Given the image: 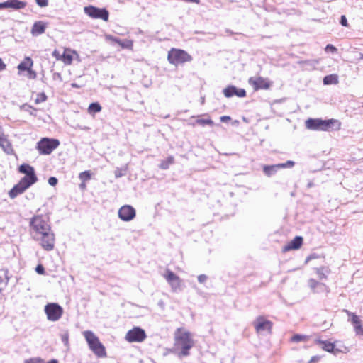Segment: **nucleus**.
<instances>
[{"mask_svg": "<svg viewBox=\"0 0 363 363\" xmlns=\"http://www.w3.org/2000/svg\"><path fill=\"white\" fill-rule=\"evenodd\" d=\"M278 169H280L279 164L270 166H264L263 167V171L267 176L270 177L275 174Z\"/></svg>", "mask_w": 363, "mask_h": 363, "instance_id": "26", "label": "nucleus"}, {"mask_svg": "<svg viewBox=\"0 0 363 363\" xmlns=\"http://www.w3.org/2000/svg\"><path fill=\"white\" fill-rule=\"evenodd\" d=\"M47 100V96L45 93H39L37 94L36 98L35 99V103L38 104L40 103L44 102Z\"/></svg>", "mask_w": 363, "mask_h": 363, "instance_id": "31", "label": "nucleus"}, {"mask_svg": "<svg viewBox=\"0 0 363 363\" xmlns=\"http://www.w3.org/2000/svg\"><path fill=\"white\" fill-rule=\"evenodd\" d=\"M33 65V61L30 57H26L18 65L17 68L19 72L27 71L30 68H32Z\"/></svg>", "mask_w": 363, "mask_h": 363, "instance_id": "23", "label": "nucleus"}, {"mask_svg": "<svg viewBox=\"0 0 363 363\" xmlns=\"http://www.w3.org/2000/svg\"><path fill=\"white\" fill-rule=\"evenodd\" d=\"M223 94L225 97H232L235 95L238 97H244L246 96V91L243 89H237L235 86H230L223 90Z\"/></svg>", "mask_w": 363, "mask_h": 363, "instance_id": "18", "label": "nucleus"}, {"mask_svg": "<svg viewBox=\"0 0 363 363\" xmlns=\"http://www.w3.org/2000/svg\"><path fill=\"white\" fill-rule=\"evenodd\" d=\"M163 277L169 284L171 289L174 292L182 290V280L169 269H167L163 274Z\"/></svg>", "mask_w": 363, "mask_h": 363, "instance_id": "10", "label": "nucleus"}, {"mask_svg": "<svg viewBox=\"0 0 363 363\" xmlns=\"http://www.w3.org/2000/svg\"><path fill=\"white\" fill-rule=\"evenodd\" d=\"M340 23L343 26H347V21L345 16H342Z\"/></svg>", "mask_w": 363, "mask_h": 363, "instance_id": "47", "label": "nucleus"}, {"mask_svg": "<svg viewBox=\"0 0 363 363\" xmlns=\"http://www.w3.org/2000/svg\"><path fill=\"white\" fill-rule=\"evenodd\" d=\"M248 82L255 90L259 89H267L271 86V83L267 79L261 77H250Z\"/></svg>", "mask_w": 363, "mask_h": 363, "instance_id": "16", "label": "nucleus"}, {"mask_svg": "<svg viewBox=\"0 0 363 363\" xmlns=\"http://www.w3.org/2000/svg\"><path fill=\"white\" fill-rule=\"evenodd\" d=\"M337 83H338V78L336 74L327 75L323 79V84L325 85L336 84Z\"/></svg>", "mask_w": 363, "mask_h": 363, "instance_id": "27", "label": "nucleus"}, {"mask_svg": "<svg viewBox=\"0 0 363 363\" xmlns=\"http://www.w3.org/2000/svg\"><path fill=\"white\" fill-rule=\"evenodd\" d=\"M9 8L13 9H22L26 7V3L19 0H8Z\"/></svg>", "mask_w": 363, "mask_h": 363, "instance_id": "25", "label": "nucleus"}, {"mask_svg": "<svg viewBox=\"0 0 363 363\" xmlns=\"http://www.w3.org/2000/svg\"><path fill=\"white\" fill-rule=\"evenodd\" d=\"M315 343L318 344L323 350L325 351L333 353L335 355H337L338 353L342 352V350L335 348V344L328 341V340H315Z\"/></svg>", "mask_w": 363, "mask_h": 363, "instance_id": "17", "label": "nucleus"}, {"mask_svg": "<svg viewBox=\"0 0 363 363\" xmlns=\"http://www.w3.org/2000/svg\"><path fill=\"white\" fill-rule=\"evenodd\" d=\"M79 57V55L75 50L65 48L64 52L62 54V60L65 65H71L74 57Z\"/></svg>", "mask_w": 363, "mask_h": 363, "instance_id": "19", "label": "nucleus"}, {"mask_svg": "<svg viewBox=\"0 0 363 363\" xmlns=\"http://www.w3.org/2000/svg\"><path fill=\"white\" fill-rule=\"evenodd\" d=\"M308 286L311 291L314 294H326L330 292L328 286L322 282L318 281L314 279H309L308 281Z\"/></svg>", "mask_w": 363, "mask_h": 363, "instance_id": "15", "label": "nucleus"}, {"mask_svg": "<svg viewBox=\"0 0 363 363\" xmlns=\"http://www.w3.org/2000/svg\"><path fill=\"white\" fill-rule=\"evenodd\" d=\"M303 238L300 236H296L287 245L284 247V250L288 251L291 250H297L301 246Z\"/></svg>", "mask_w": 363, "mask_h": 363, "instance_id": "22", "label": "nucleus"}, {"mask_svg": "<svg viewBox=\"0 0 363 363\" xmlns=\"http://www.w3.org/2000/svg\"><path fill=\"white\" fill-rule=\"evenodd\" d=\"M57 183V179L55 178V177H50L48 179V184L50 185V186H55Z\"/></svg>", "mask_w": 363, "mask_h": 363, "instance_id": "44", "label": "nucleus"}, {"mask_svg": "<svg viewBox=\"0 0 363 363\" xmlns=\"http://www.w3.org/2000/svg\"><path fill=\"white\" fill-rule=\"evenodd\" d=\"M43 360L40 358H30L29 359H26L24 363H42Z\"/></svg>", "mask_w": 363, "mask_h": 363, "instance_id": "37", "label": "nucleus"}, {"mask_svg": "<svg viewBox=\"0 0 363 363\" xmlns=\"http://www.w3.org/2000/svg\"><path fill=\"white\" fill-rule=\"evenodd\" d=\"M118 216L121 220L128 222L135 218L136 211L132 206L124 205L118 209Z\"/></svg>", "mask_w": 363, "mask_h": 363, "instance_id": "13", "label": "nucleus"}, {"mask_svg": "<svg viewBox=\"0 0 363 363\" xmlns=\"http://www.w3.org/2000/svg\"><path fill=\"white\" fill-rule=\"evenodd\" d=\"M44 311L48 320L52 322L59 320L63 314L62 308L56 303H48L45 306Z\"/></svg>", "mask_w": 363, "mask_h": 363, "instance_id": "8", "label": "nucleus"}, {"mask_svg": "<svg viewBox=\"0 0 363 363\" xmlns=\"http://www.w3.org/2000/svg\"><path fill=\"white\" fill-rule=\"evenodd\" d=\"M146 337V333L143 329L134 327L127 332L125 339L128 342H141L145 340Z\"/></svg>", "mask_w": 363, "mask_h": 363, "instance_id": "11", "label": "nucleus"}, {"mask_svg": "<svg viewBox=\"0 0 363 363\" xmlns=\"http://www.w3.org/2000/svg\"><path fill=\"white\" fill-rule=\"evenodd\" d=\"M101 111V106L99 103H91L88 107V113L94 116L96 113Z\"/></svg>", "mask_w": 363, "mask_h": 363, "instance_id": "29", "label": "nucleus"}, {"mask_svg": "<svg viewBox=\"0 0 363 363\" xmlns=\"http://www.w3.org/2000/svg\"><path fill=\"white\" fill-rule=\"evenodd\" d=\"M305 123L307 129L317 131L338 130L341 127V123L337 119L308 118Z\"/></svg>", "mask_w": 363, "mask_h": 363, "instance_id": "4", "label": "nucleus"}, {"mask_svg": "<svg viewBox=\"0 0 363 363\" xmlns=\"http://www.w3.org/2000/svg\"><path fill=\"white\" fill-rule=\"evenodd\" d=\"M47 363H58V362H57V360H55V359H52V360H50V361L48 362Z\"/></svg>", "mask_w": 363, "mask_h": 363, "instance_id": "52", "label": "nucleus"}, {"mask_svg": "<svg viewBox=\"0 0 363 363\" xmlns=\"http://www.w3.org/2000/svg\"><path fill=\"white\" fill-rule=\"evenodd\" d=\"M306 340V336L301 335H295L291 337V340L293 342H300L304 341Z\"/></svg>", "mask_w": 363, "mask_h": 363, "instance_id": "35", "label": "nucleus"}, {"mask_svg": "<svg viewBox=\"0 0 363 363\" xmlns=\"http://www.w3.org/2000/svg\"><path fill=\"white\" fill-rule=\"evenodd\" d=\"M195 341L193 334L184 327H180L174 333V346L171 352L182 359L190 355Z\"/></svg>", "mask_w": 363, "mask_h": 363, "instance_id": "2", "label": "nucleus"}, {"mask_svg": "<svg viewBox=\"0 0 363 363\" xmlns=\"http://www.w3.org/2000/svg\"><path fill=\"white\" fill-rule=\"evenodd\" d=\"M72 86L73 87H79V86H78V85H77V84H74V83L72 84Z\"/></svg>", "mask_w": 363, "mask_h": 363, "instance_id": "53", "label": "nucleus"}, {"mask_svg": "<svg viewBox=\"0 0 363 363\" xmlns=\"http://www.w3.org/2000/svg\"><path fill=\"white\" fill-rule=\"evenodd\" d=\"M35 271L38 274H44L45 273V269L44 267H43V265L41 264H38L36 268H35Z\"/></svg>", "mask_w": 363, "mask_h": 363, "instance_id": "40", "label": "nucleus"}, {"mask_svg": "<svg viewBox=\"0 0 363 363\" xmlns=\"http://www.w3.org/2000/svg\"><path fill=\"white\" fill-rule=\"evenodd\" d=\"M230 117L228 116H223L220 118L221 122H228L230 120Z\"/></svg>", "mask_w": 363, "mask_h": 363, "instance_id": "48", "label": "nucleus"}, {"mask_svg": "<svg viewBox=\"0 0 363 363\" xmlns=\"http://www.w3.org/2000/svg\"><path fill=\"white\" fill-rule=\"evenodd\" d=\"M79 177L82 182H85L90 179L91 174L89 171H85V172H81L79 175Z\"/></svg>", "mask_w": 363, "mask_h": 363, "instance_id": "33", "label": "nucleus"}, {"mask_svg": "<svg viewBox=\"0 0 363 363\" xmlns=\"http://www.w3.org/2000/svg\"><path fill=\"white\" fill-rule=\"evenodd\" d=\"M60 145V141L54 138H42L38 143L36 148L41 155H49Z\"/></svg>", "mask_w": 363, "mask_h": 363, "instance_id": "7", "label": "nucleus"}, {"mask_svg": "<svg viewBox=\"0 0 363 363\" xmlns=\"http://www.w3.org/2000/svg\"><path fill=\"white\" fill-rule=\"evenodd\" d=\"M80 188L82 189H84L86 188V184H84V182H83L80 185H79Z\"/></svg>", "mask_w": 363, "mask_h": 363, "instance_id": "51", "label": "nucleus"}, {"mask_svg": "<svg viewBox=\"0 0 363 363\" xmlns=\"http://www.w3.org/2000/svg\"><path fill=\"white\" fill-rule=\"evenodd\" d=\"M18 171L26 175L9 191V196L12 199H15L19 194H23L27 189L38 181L34 168L29 164H21L18 168Z\"/></svg>", "mask_w": 363, "mask_h": 363, "instance_id": "3", "label": "nucleus"}, {"mask_svg": "<svg viewBox=\"0 0 363 363\" xmlns=\"http://www.w3.org/2000/svg\"><path fill=\"white\" fill-rule=\"evenodd\" d=\"M196 123L197 124H199V125H213V121L211 119H210V118H207V119H197Z\"/></svg>", "mask_w": 363, "mask_h": 363, "instance_id": "32", "label": "nucleus"}, {"mask_svg": "<svg viewBox=\"0 0 363 363\" xmlns=\"http://www.w3.org/2000/svg\"><path fill=\"white\" fill-rule=\"evenodd\" d=\"M116 177H120V173H118V174H117V173H116Z\"/></svg>", "mask_w": 363, "mask_h": 363, "instance_id": "55", "label": "nucleus"}, {"mask_svg": "<svg viewBox=\"0 0 363 363\" xmlns=\"http://www.w3.org/2000/svg\"><path fill=\"white\" fill-rule=\"evenodd\" d=\"M253 325L258 334L265 335L271 333L272 323L263 316H259L253 322Z\"/></svg>", "mask_w": 363, "mask_h": 363, "instance_id": "9", "label": "nucleus"}, {"mask_svg": "<svg viewBox=\"0 0 363 363\" xmlns=\"http://www.w3.org/2000/svg\"><path fill=\"white\" fill-rule=\"evenodd\" d=\"M6 64L3 62L2 59L0 58V72L6 69Z\"/></svg>", "mask_w": 363, "mask_h": 363, "instance_id": "50", "label": "nucleus"}, {"mask_svg": "<svg viewBox=\"0 0 363 363\" xmlns=\"http://www.w3.org/2000/svg\"><path fill=\"white\" fill-rule=\"evenodd\" d=\"M294 162H293L291 160H288L285 163L279 164V166L280 167V168H291V167H294Z\"/></svg>", "mask_w": 363, "mask_h": 363, "instance_id": "34", "label": "nucleus"}, {"mask_svg": "<svg viewBox=\"0 0 363 363\" xmlns=\"http://www.w3.org/2000/svg\"><path fill=\"white\" fill-rule=\"evenodd\" d=\"M26 72L28 78L30 79H35L37 77V73L35 71L33 70L32 68H30Z\"/></svg>", "mask_w": 363, "mask_h": 363, "instance_id": "36", "label": "nucleus"}, {"mask_svg": "<svg viewBox=\"0 0 363 363\" xmlns=\"http://www.w3.org/2000/svg\"><path fill=\"white\" fill-rule=\"evenodd\" d=\"M0 147L8 155H12L13 153L11 143L3 133H0Z\"/></svg>", "mask_w": 363, "mask_h": 363, "instance_id": "20", "label": "nucleus"}, {"mask_svg": "<svg viewBox=\"0 0 363 363\" xmlns=\"http://www.w3.org/2000/svg\"><path fill=\"white\" fill-rule=\"evenodd\" d=\"M116 177H120V173H118V174H117V173H116Z\"/></svg>", "mask_w": 363, "mask_h": 363, "instance_id": "54", "label": "nucleus"}, {"mask_svg": "<svg viewBox=\"0 0 363 363\" xmlns=\"http://www.w3.org/2000/svg\"><path fill=\"white\" fill-rule=\"evenodd\" d=\"M46 27L47 25L43 21H36L33 25L30 33L33 36L40 35L45 32Z\"/></svg>", "mask_w": 363, "mask_h": 363, "instance_id": "21", "label": "nucleus"}, {"mask_svg": "<svg viewBox=\"0 0 363 363\" xmlns=\"http://www.w3.org/2000/svg\"><path fill=\"white\" fill-rule=\"evenodd\" d=\"M84 13L92 18H101L104 21L108 20V12L105 9H99L93 6H85Z\"/></svg>", "mask_w": 363, "mask_h": 363, "instance_id": "12", "label": "nucleus"}, {"mask_svg": "<svg viewBox=\"0 0 363 363\" xmlns=\"http://www.w3.org/2000/svg\"><path fill=\"white\" fill-rule=\"evenodd\" d=\"M315 359H316V357H313L312 358V359H311V362H312V361H315Z\"/></svg>", "mask_w": 363, "mask_h": 363, "instance_id": "56", "label": "nucleus"}, {"mask_svg": "<svg viewBox=\"0 0 363 363\" xmlns=\"http://www.w3.org/2000/svg\"><path fill=\"white\" fill-rule=\"evenodd\" d=\"M37 4L41 7L46 6L48 5V0H35Z\"/></svg>", "mask_w": 363, "mask_h": 363, "instance_id": "45", "label": "nucleus"}, {"mask_svg": "<svg viewBox=\"0 0 363 363\" xmlns=\"http://www.w3.org/2000/svg\"><path fill=\"white\" fill-rule=\"evenodd\" d=\"M170 64L178 65L191 60V57L184 50L172 48L167 56Z\"/></svg>", "mask_w": 363, "mask_h": 363, "instance_id": "6", "label": "nucleus"}, {"mask_svg": "<svg viewBox=\"0 0 363 363\" xmlns=\"http://www.w3.org/2000/svg\"><path fill=\"white\" fill-rule=\"evenodd\" d=\"M208 279V277L205 274H201L198 277V281L201 284L205 283Z\"/></svg>", "mask_w": 363, "mask_h": 363, "instance_id": "39", "label": "nucleus"}, {"mask_svg": "<svg viewBox=\"0 0 363 363\" xmlns=\"http://www.w3.org/2000/svg\"><path fill=\"white\" fill-rule=\"evenodd\" d=\"M174 162L173 156H169L167 159L162 160L159 165V167L162 169H167L171 164Z\"/></svg>", "mask_w": 363, "mask_h": 363, "instance_id": "28", "label": "nucleus"}, {"mask_svg": "<svg viewBox=\"0 0 363 363\" xmlns=\"http://www.w3.org/2000/svg\"><path fill=\"white\" fill-rule=\"evenodd\" d=\"M117 43L122 48H128V49H133V41L130 40H117Z\"/></svg>", "mask_w": 363, "mask_h": 363, "instance_id": "30", "label": "nucleus"}, {"mask_svg": "<svg viewBox=\"0 0 363 363\" xmlns=\"http://www.w3.org/2000/svg\"><path fill=\"white\" fill-rule=\"evenodd\" d=\"M62 342L66 345H69V335L68 333H65L61 337Z\"/></svg>", "mask_w": 363, "mask_h": 363, "instance_id": "38", "label": "nucleus"}, {"mask_svg": "<svg viewBox=\"0 0 363 363\" xmlns=\"http://www.w3.org/2000/svg\"><path fill=\"white\" fill-rule=\"evenodd\" d=\"M52 56H54L57 60H62V54H60L57 50H55L52 52Z\"/></svg>", "mask_w": 363, "mask_h": 363, "instance_id": "42", "label": "nucleus"}, {"mask_svg": "<svg viewBox=\"0 0 363 363\" xmlns=\"http://www.w3.org/2000/svg\"><path fill=\"white\" fill-rule=\"evenodd\" d=\"M105 38L106 40H108V41H111V42H114V43H117V40H118L119 39L111 35H105Z\"/></svg>", "mask_w": 363, "mask_h": 363, "instance_id": "43", "label": "nucleus"}, {"mask_svg": "<svg viewBox=\"0 0 363 363\" xmlns=\"http://www.w3.org/2000/svg\"><path fill=\"white\" fill-rule=\"evenodd\" d=\"M325 51L327 52H335L337 51V49L335 47H334L333 45L331 44H328L326 47H325Z\"/></svg>", "mask_w": 363, "mask_h": 363, "instance_id": "41", "label": "nucleus"}, {"mask_svg": "<svg viewBox=\"0 0 363 363\" xmlns=\"http://www.w3.org/2000/svg\"><path fill=\"white\" fill-rule=\"evenodd\" d=\"M318 257H319L318 255H316V254L310 255L308 257H307V258L306 259V263H308L309 261H311L312 259H318Z\"/></svg>", "mask_w": 363, "mask_h": 363, "instance_id": "46", "label": "nucleus"}, {"mask_svg": "<svg viewBox=\"0 0 363 363\" xmlns=\"http://www.w3.org/2000/svg\"><path fill=\"white\" fill-rule=\"evenodd\" d=\"M89 349L98 357H105L106 356L105 347L99 341L98 337L91 330H85L82 333Z\"/></svg>", "mask_w": 363, "mask_h": 363, "instance_id": "5", "label": "nucleus"}, {"mask_svg": "<svg viewBox=\"0 0 363 363\" xmlns=\"http://www.w3.org/2000/svg\"><path fill=\"white\" fill-rule=\"evenodd\" d=\"M316 274L320 280L326 279L330 270L327 267H320L315 269Z\"/></svg>", "mask_w": 363, "mask_h": 363, "instance_id": "24", "label": "nucleus"}, {"mask_svg": "<svg viewBox=\"0 0 363 363\" xmlns=\"http://www.w3.org/2000/svg\"><path fill=\"white\" fill-rule=\"evenodd\" d=\"M8 8H9L8 0L6 1L0 3V9H8Z\"/></svg>", "mask_w": 363, "mask_h": 363, "instance_id": "49", "label": "nucleus"}, {"mask_svg": "<svg viewBox=\"0 0 363 363\" xmlns=\"http://www.w3.org/2000/svg\"><path fill=\"white\" fill-rule=\"evenodd\" d=\"M349 316V320L352 323L354 328L355 335L360 338L363 339V324L360 318L356 314L346 311Z\"/></svg>", "mask_w": 363, "mask_h": 363, "instance_id": "14", "label": "nucleus"}, {"mask_svg": "<svg viewBox=\"0 0 363 363\" xmlns=\"http://www.w3.org/2000/svg\"><path fill=\"white\" fill-rule=\"evenodd\" d=\"M30 235L45 250H53L55 238L48 217L43 215L33 216L30 220Z\"/></svg>", "mask_w": 363, "mask_h": 363, "instance_id": "1", "label": "nucleus"}]
</instances>
